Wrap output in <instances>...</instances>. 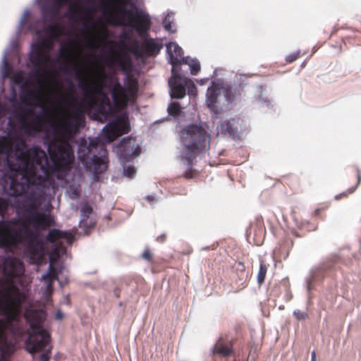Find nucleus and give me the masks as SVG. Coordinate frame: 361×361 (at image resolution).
Masks as SVG:
<instances>
[{
	"instance_id": "1",
	"label": "nucleus",
	"mask_w": 361,
	"mask_h": 361,
	"mask_svg": "<svg viewBox=\"0 0 361 361\" xmlns=\"http://www.w3.org/2000/svg\"><path fill=\"white\" fill-rule=\"evenodd\" d=\"M51 164L39 147L27 148L25 140L13 142L6 137L0 139V154L7 155V166L13 173L8 193L19 197L30 185H39L54 172L66 171L74 161V152L68 141L54 140L48 147Z\"/></svg>"
},
{
	"instance_id": "2",
	"label": "nucleus",
	"mask_w": 361,
	"mask_h": 361,
	"mask_svg": "<svg viewBox=\"0 0 361 361\" xmlns=\"http://www.w3.org/2000/svg\"><path fill=\"white\" fill-rule=\"evenodd\" d=\"M102 75L99 82H92L91 85L81 78L79 87L84 92L86 109L92 113L94 120L104 123L116 111L126 109L130 102H135L139 84L130 75L126 77L124 85L117 77L107 75L104 71Z\"/></svg>"
},
{
	"instance_id": "3",
	"label": "nucleus",
	"mask_w": 361,
	"mask_h": 361,
	"mask_svg": "<svg viewBox=\"0 0 361 361\" xmlns=\"http://www.w3.org/2000/svg\"><path fill=\"white\" fill-rule=\"evenodd\" d=\"M44 199L40 192L31 191L17 201L16 207L23 214L8 242V247L27 241L31 258L37 261L42 260L44 254V244L37 240L39 232L55 225L52 215L38 210Z\"/></svg>"
},
{
	"instance_id": "4",
	"label": "nucleus",
	"mask_w": 361,
	"mask_h": 361,
	"mask_svg": "<svg viewBox=\"0 0 361 361\" xmlns=\"http://www.w3.org/2000/svg\"><path fill=\"white\" fill-rule=\"evenodd\" d=\"M25 319L31 329L25 342L26 350L32 355L35 361H49L51 355L52 345L50 334L42 327L44 312L27 309Z\"/></svg>"
},
{
	"instance_id": "5",
	"label": "nucleus",
	"mask_w": 361,
	"mask_h": 361,
	"mask_svg": "<svg viewBox=\"0 0 361 361\" xmlns=\"http://www.w3.org/2000/svg\"><path fill=\"white\" fill-rule=\"evenodd\" d=\"M180 140L183 145L180 155L181 159L188 165H192L199 154L209 149L211 136L202 125L192 123L181 129Z\"/></svg>"
},
{
	"instance_id": "6",
	"label": "nucleus",
	"mask_w": 361,
	"mask_h": 361,
	"mask_svg": "<svg viewBox=\"0 0 361 361\" xmlns=\"http://www.w3.org/2000/svg\"><path fill=\"white\" fill-rule=\"evenodd\" d=\"M133 10L127 9L123 6L118 7V16L109 11L105 16L109 24L118 26H126L134 30L140 37H145L149 32L152 20L149 13L142 9L138 8L133 4Z\"/></svg>"
},
{
	"instance_id": "7",
	"label": "nucleus",
	"mask_w": 361,
	"mask_h": 361,
	"mask_svg": "<svg viewBox=\"0 0 361 361\" xmlns=\"http://www.w3.org/2000/svg\"><path fill=\"white\" fill-rule=\"evenodd\" d=\"M8 329L18 337L23 336L26 331L20 320H0V361H6L7 356L16 350V342L8 337Z\"/></svg>"
},
{
	"instance_id": "8",
	"label": "nucleus",
	"mask_w": 361,
	"mask_h": 361,
	"mask_svg": "<svg viewBox=\"0 0 361 361\" xmlns=\"http://www.w3.org/2000/svg\"><path fill=\"white\" fill-rule=\"evenodd\" d=\"M85 122V111L82 106H74L72 111L62 115L58 127L61 135L66 137L75 136Z\"/></svg>"
},
{
	"instance_id": "9",
	"label": "nucleus",
	"mask_w": 361,
	"mask_h": 361,
	"mask_svg": "<svg viewBox=\"0 0 361 361\" xmlns=\"http://www.w3.org/2000/svg\"><path fill=\"white\" fill-rule=\"evenodd\" d=\"M49 48V41L46 39H42L32 45V51L29 59L34 67L37 68V73L42 71L47 73V65L51 58L44 52V50Z\"/></svg>"
},
{
	"instance_id": "10",
	"label": "nucleus",
	"mask_w": 361,
	"mask_h": 361,
	"mask_svg": "<svg viewBox=\"0 0 361 361\" xmlns=\"http://www.w3.org/2000/svg\"><path fill=\"white\" fill-rule=\"evenodd\" d=\"M235 339H228V336L221 335L211 348L212 361H228L235 356Z\"/></svg>"
},
{
	"instance_id": "11",
	"label": "nucleus",
	"mask_w": 361,
	"mask_h": 361,
	"mask_svg": "<svg viewBox=\"0 0 361 361\" xmlns=\"http://www.w3.org/2000/svg\"><path fill=\"white\" fill-rule=\"evenodd\" d=\"M161 48V44L157 42L152 38H146L141 44L134 40L129 50L137 59H143L157 56Z\"/></svg>"
},
{
	"instance_id": "12",
	"label": "nucleus",
	"mask_w": 361,
	"mask_h": 361,
	"mask_svg": "<svg viewBox=\"0 0 361 361\" xmlns=\"http://www.w3.org/2000/svg\"><path fill=\"white\" fill-rule=\"evenodd\" d=\"M231 290L233 293H237L247 285L248 273L245 270L243 262H238L233 267L231 275Z\"/></svg>"
},
{
	"instance_id": "13",
	"label": "nucleus",
	"mask_w": 361,
	"mask_h": 361,
	"mask_svg": "<svg viewBox=\"0 0 361 361\" xmlns=\"http://www.w3.org/2000/svg\"><path fill=\"white\" fill-rule=\"evenodd\" d=\"M32 114H33V111L31 109H27L25 110L24 115L20 119V128L28 135L40 132L44 121L41 114L35 115L33 118L27 121V116Z\"/></svg>"
},
{
	"instance_id": "14",
	"label": "nucleus",
	"mask_w": 361,
	"mask_h": 361,
	"mask_svg": "<svg viewBox=\"0 0 361 361\" xmlns=\"http://www.w3.org/2000/svg\"><path fill=\"white\" fill-rule=\"evenodd\" d=\"M4 275L12 283L16 278L23 275L25 269L23 262L15 257H6L2 266Z\"/></svg>"
},
{
	"instance_id": "15",
	"label": "nucleus",
	"mask_w": 361,
	"mask_h": 361,
	"mask_svg": "<svg viewBox=\"0 0 361 361\" xmlns=\"http://www.w3.org/2000/svg\"><path fill=\"white\" fill-rule=\"evenodd\" d=\"M118 151L121 158L126 161H129L133 157L140 154L141 148L135 138L126 137L121 140L118 146Z\"/></svg>"
},
{
	"instance_id": "16",
	"label": "nucleus",
	"mask_w": 361,
	"mask_h": 361,
	"mask_svg": "<svg viewBox=\"0 0 361 361\" xmlns=\"http://www.w3.org/2000/svg\"><path fill=\"white\" fill-rule=\"evenodd\" d=\"M266 229L264 220L262 216H257L250 224L247 230V236L248 238H252V240L256 245L262 244L265 237Z\"/></svg>"
},
{
	"instance_id": "17",
	"label": "nucleus",
	"mask_w": 361,
	"mask_h": 361,
	"mask_svg": "<svg viewBox=\"0 0 361 361\" xmlns=\"http://www.w3.org/2000/svg\"><path fill=\"white\" fill-rule=\"evenodd\" d=\"M20 220L21 216L0 221V247H8L10 236L13 234V231L16 229Z\"/></svg>"
},
{
	"instance_id": "18",
	"label": "nucleus",
	"mask_w": 361,
	"mask_h": 361,
	"mask_svg": "<svg viewBox=\"0 0 361 361\" xmlns=\"http://www.w3.org/2000/svg\"><path fill=\"white\" fill-rule=\"evenodd\" d=\"M106 153L107 152L105 147L104 145H100L99 152L100 156L94 155L91 159L90 166H87V167L92 170L94 175L101 174L106 170L107 164L104 160Z\"/></svg>"
},
{
	"instance_id": "19",
	"label": "nucleus",
	"mask_w": 361,
	"mask_h": 361,
	"mask_svg": "<svg viewBox=\"0 0 361 361\" xmlns=\"http://www.w3.org/2000/svg\"><path fill=\"white\" fill-rule=\"evenodd\" d=\"M46 239L48 242L55 243L56 245L61 247L62 245L59 240L63 239L68 245H71L74 240V234L70 231H63L54 228L49 231Z\"/></svg>"
},
{
	"instance_id": "20",
	"label": "nucleus",
	"mask_w": 361,
	"mask_h": 361,
	"mask_svg": "<svg viewBox=\"0 0 361 361\" xmlns=\"http://www.w3.org/2000/svg\"><path fill=\"white\" fill-rule=\"evenodd\" d=\"M179 77H183L180 75L174 74L173 80L169 81L171 87V97L176 99H182L185 96V82L182 81Z\"/></svg>"
},
{
	"instance_id": "21",
	"label": "nucleus",
	"mask_w": 361,
	"mask_h": 361,
	"mask_svg": "<svg viewBox=\"0 0 361 361\" xmlns=\"http://www.w3.org/2000/svg\"><path fill=\"white\" fill-rule=\"evenodd\" d=\"M167 53L169 55L170 63L177 66L181 63L185 59L183 57V49L175 42H169L166 45Z\"/></svg>"
},
{
	"instance_id": "22",
	"label": "nucleus",
	"mask_w": 361,
	"mask_h": 361,
	"mask_svg": "<svg viewBox=\"0 0 361 361\" xmlns=\"http://www.w3.org/2000/svg\"><path fill=\"white\" fill-rule=\"evenodd\" d=\"M80 212V227L84 228H93L95 225V221L90 218V215L93 213L92 207L88 203H85L82 207Z\"/></svg>"
},
{
	"instance_id": "23",
	"label": "nucleus",
	"mask_w": 361,
	"mask_h": 361,
	"mask_svg": "<svg viewBox=\"0 0 361 361\" xmlns=\"http://www.w3.org/2000/svg\"><path fill=\"white\" fill-rule=\"evenodd\" d=\"M116 126V124L112 121L108 123L102 130L104 137L108 143L112 142L120 136Z\"/></svg>"
},
{
	"instance_id": "24",
	"label": "nucleus",
	"mask_w": 361,
	"mask_h": 361,
	"mask_svg": "<svg viewBox=\"0 0 361 361\" xmlns=\"http://www.w3.org/2000/svg\"><path fill=\"white\" fill-rule=\"evenodd\" d=\"M219 90L214 86L209 87L207 92V106L213 109L216 107V103L219 95Z\"/></svg>"
},
{
	"instance_id": "25",
	"label": "nucleus",
	"mask_w": 361,
	"mask_h": 361,
	"mask_svg": "<svg viewBox=\"0 0 361 361\" xmlns=\"http://www.w3.org/2000/svg\"><path fill=\"white\" fill-rule=\"evenodd\" d=\"M218 131L223 134L233 135L237 132V127L234 126L233 121H226L222 122L217 128Z\"/></svg>"
},
{
	"instance_id": "26",
	"label": "nucleus",
	"mask_w": 361,
	"mask_h": 361,
	"mask_svg": "<svg viewBox=\"0 0 361 361\" xmlns=\"http://www.w3.org/2000/svg\"><path fill=\"white\" fill-rule=\"evenodd\" d=\"M60 8L61 7H59V6H57L55 4L50 6L44 7L42 8V14H43L45 20L48 17H49L51 19H53L54 18H55L56 16V15L58 14L59 10H60Z\"/></svg>"
},
{
	"instance_id": "27",
	"label": "nucleus",
	"mask_w": 361,
	"mask_h": 361,
	"mask_svg": "<svg viewBox=\"0 0 361 361\" xmlns=\"http://www.w3.org/2000/svg\"><path fill=\"white\" fill-rule=\"evenodd\" d=\"M113 122L116 124V127H117L120 136L129 132L130 125L126 120L119 118Z\"/></svg>"
},
{
	"instance_id": "28",
	"label": "nucleus",
	"mask_w": 361,
	"mask_h": 361,
	"mask_svg": "<svg viewBox=\"0 0 361 361\" xmlns=\"http://www.w3.org/2000/svg\"><path fill=\"white\" fill-rule=\"evenodd\" d=\"M356 176H357V183H356L355 185L353 186V188L348 189L346 192H344L339 195H337L335 197L336 200H339L342 197H346L349 194H352L355 190L357 185L360 184V183L361 181V171L358 169L356 170Z\"/></svg>"
},
{
	"instance_id": "29",
	"label": "nucleus",
	"mask_w": 361,
	"mask_h": 361,
	"mask_svg": "<svg viewBox=\"0 0 361 361\" xmlns=\"http://www.w3.org/2000/svg\"><path fill=\"white\" fill-rule=\"evenodd\" d=\"M179 78L185 82V89L188 90V94L192 96L197 94V87L191 79L185 77H179Z\"/></svg>"
},
{
	"instance_id": "30",
	"label": "nucleus",
	"mask_w": 361,
	"mask_h": 361,
	"mask_svg": "<svg viewBox=\"0 0 361 361\" xmlns=\"http://www.w3.org/2000/svg\"><path fill=\"white\" fill-rule=\"evenodd\" d=\"M268 267L267 265L263 262L261 261L259 264V269L257 273V283L260 286L265 280L267 272Z\"/></svg>"
},
{
	"instance_id": "31",
	"label": "nucleus",
	"mask_w": 361,
	"mask_h": 361,
	"mask_svg": "<svg viewBox=\"0 0 361 361\" xmlns=\"http://www.w3.org/2000/svg\"><path fill=\"white\" fill-rule=\"evenodd\" d=\"M183 62L189 65L192 75H197L200 71V63L197 59H186Z\"/></svg>"
},
{
	"instance_id": "32",
	"label": "nucleus",
	"mask_w": 361,
	"mask_h": 361,
	"mask_svg": "<svg viewBox=\"0 0 361 361\" xmlns=\"http://www.w3.org/2000/svg\"><path fill=\"white\" fill-rule=\"evenodd\" d=\"M45 31L52 39H56L60 34V27L57 23H51L46 27Z\"/></svg>"
},
{
	"instance_id": "33",
	"label": "nucleus",
	"mask_w": 361,
	"mask_h": 361,
	"mask_svg": "<svg viewBox=\"0 0 361 361\" xmlns=\"http://www.w3.org/2000/svg\"><path fill=\"white\" fill-rule=\"evenodd\" d=\"M11 204L8 199L0 197V216L4 218Z\"/></svg>"
},
{
	"instance_id": "34",
	"label": "nucleus",
	"mask_w": 361,
	"mask_h": 361,
	"mask_svg": "<svg viewBox=\"0 0 361 361\" xmlns=\"http://www.w3.org/2000/svg\"><path fill=\"white\" fill-rule=\"evenodd\" d=\"M41 280L46 284L45 293L47 295H51L53 292V283L55 279H50L49 275H42Z\"/></svg>"
},
{
	"instance_id": "35",
	"label": "nucleus",
	"mask_w": 361,
	"mask_h": 361,
	"mask_svg": "<svg viewBox=\"0 0 361 361\" xmlns=\"http://www.w3.org/2000/svg\"><path fill=\"white\" fill-rule=\"evenodd\" d=\"M169 115L173 116H178L180 113V106L178 102H171L167 109Z\"/></svg>"
},
{
	"instance_id": "36",
	"label": "nucleus",
	"mask_w": 361,
	"mask_h": 361,
	"mask_svg": "<svg viewBox=\"0 0 361 361\" xmlns=\"http://www.w3.org/2000/svg\"><path fill=\"white\" fill-rule=\"evenodd\" d=\"M118 63L121 70L123 71H128L132 68L131 60L128 56L125 57L124 59H120Z\"/></svg>"
},
{
	"instance_id": "37",
	"label": "nucleus",
	"mask_w": 361,
	"mask_h": 361,
	"mask_svg": "<svg viewBox=\"0 0 361 361\" xmlns=\"http://www.w3.org/2000/svg\"><path fill=\"white\" fill-rule=\"evenodd\" d=\"M59 272L60 271H59L58 268L54 265L52 259H51L49 267V271L44 275H49L50 276V279L58 280V276Z\"/></svg>"
},
{
	"instance_id": "38",
	"label": "nucleus",
	"mask_w": 361,
	"mask_h": 361,
	"mask_svg": "<svg viewBox=\"0 0 361 361\" xmlns=\"http://www.w3.org/2000/svg\"><path fill=\"white\" fill-rule=\"evenodd\" d=\"M12 82L15 85H20L25 81V78L22 72H16L11 77Z\"/></svg>"
},
{
	"instance_id": "39",
	"label": "nucleus",
	"mask_w": 361,
	"mask_h": 361,
	"mask_svg": "<svg viewBox=\"0 0 361 361\" xmlns=\"http://www.w3.org/2000/svg\"><path fill=\"white\" fill-rule=\"evenodd\" d=\"M123 174L128 178H133L135 176L136 169L133 166H128L124 167Z\"/></svg>"
},
{
	"instance_id": "40",
	"label": "nucleus",
	"mask_w": 361,
	"mask_h": 361,
	"mask_svg": "<svg viewBox=\"0 0 361 361\" xmlns=\"http://www.w3.org/2000/svg\"><path fill=\"white\" fill-rule=\"evenodd\" d=\"M27 95L30 99L36 102L35 104L37 106H41V97L39 94H37L34 92H30Z\"/></svg>"
},
{
	"instance_id": "41",
	"label": "nucleus",
	"mask_w": 361,
	"mask_h": 361,
	"mask_svg": "<svg viewBox=\"0 0 361 361\" xmlns=\"http://www.w3.org/2000/svg\"><path fill=\"white\" fill-rule=\"evenodd\" d=\"M293 315L298 320H305L308 317L306 312H302L299 310H295L293 312Z\"/></svg>"
},
{
	"instance_id": "42",
	"label": "nucleus",
	"mask_w": 361,
	"mask_h": 361,
	"mask_svg": "<svg viewBox=\"0 0 361 361\" xmlns=\"http://www.w3.org/2000/svg\"><path fill=\"white\" fill-rule=\"evenodd\" d=\"M300 56V53L299 51L292 53L289 55H288L286 57V61L287 63H293V61H296Z\"/></svg>"
},
{
	"instance_id": "43",
	"label": "nucleus",
	"mask_w": 361,
	"mask_h": 361,
	"mask_svg": "<svg viewBox=\"0 0 361 361\" xmlns=\"http://www.w3.org/2000/svg\"><path fill=\"white\" fill-rule=\"evenodd\" d=\"M187 165L189 166V169H188L183 174V176L185 178H192L194 177L195 174V171L193 170L191 166L192 165H188V164L187 163Z\"/></svg>"
},
{
	"instance_id": "44",
	"label": "nucleus",
	"mask_w": 361,
	"mask_h": 361,
	"mask_svg": "<svg viewBox=\"0 0 361 361\" xmlns=\"http://www.w3.org/2000/svg\"><path fill=\"white\" fill-rule=\"evenodd\" d=\"M142 257L148 262H152V254L150 250L148 248L145 249L142 255Z\"/></svg>"
},
{
	"instance_id": "45",
	"label": "nucleus",
	"mask_w": 361,
	"mask_h": 361,
	"mask_svg": "<svg viewBox=\"0 0 361 361\" xmlns=\"http://www.w3.org/2000/svg\"><path fill=\"white\" fill-rule=\"evenodd\" d=\"M163 26L164 29L167 31H171V21L168 17H166L163 20Z\"/></svg>"
},
{
	"instance_id": "46",
	"label": "nucleus",
	"mask_w": 361,
	"mask_h": 361,
	"mask_svg": "<svg viewBox=\"0 0 361 361\" xmlns=\"http://www.w3.org/2000/svg\"><path fill=\"white\" fill-rule=\"evenodd\" d=\"M60 56L63 59H68L70 57V51L64 50V49L62 48L60 51Z\"/></svg>"
},
{
	"instance_id": "47",
	"label": "nucleus",
	"mask_w": 361,
	"mask_h": 361,
	"mask_svg": "<svg viewBox=\"0 0 361 361\" xmlns=\"http://www.w3.org/2000/svg\"><path fill=\"white\" fill-rule=\"evenodd\" d=\"M130 0H121V1H120V3H119V4H118L117 5H116V6H115V11H116V12L118 13V9H117V8H118V6H121L125 7V6H126V5H128V4H129V2H130Z\"/></svg>"
},
{
	"instance_id": "48",
	"label": "nucleus",
	"mask_w": 361,
	"mask_h": 361,
	"mask_svg": "<svg viewBox=\"0 0 361 361\" xmlns=\"http://www.w3.org/2000/svg\"><path fill=\"white\" fill-rule=\"evenodd\" d=\"M145 199L148 201L150 204H153L156 202L155 197L154 195H147L145 197Z\"/></svg>"
},
{
	"instance_id": "49",
	"label": "nucleus",
	"mask_w": 361,
	"mask_h": 361,
	"mask_svg": "<svg viewBox=\"0 0 361 361\" xmlns=\"http://www.w3.org/2000/svg\"><path fill=\"white\" fill-rule=\"evenodd\" d=\"M69 0H54V4L61 7L63 4L68 2Z\"/></svg>"
},
{
	"instance_id": "50",
	"label": "nucleus",
	"mask_w": 361,
	"mask_h": 361,
	"mask_svg": "<svg viewBox=\"0 0 361 361\" xmlns=\"http://www.w3.org/2000/svg\"><path fill=\"white\" fill-rule=\"evenodd\" d=\"M166 238V235L165 234H162L157 238V240L159 243H164Z\"/></svg>"
},
{
	"instance_id": "51",
	"label": "nucleus",
	"mask_w": 361,
	"mask_h": 361,
	"mask_svg": "<svg viewBox=\"0 0 361 361\" xmlns=\"http://www.w3.org/2000/svg\"><path fill=\"white\" fill-rule=\"evenodd\" d=\"M68 98L71 99L73 102H75L77 100L76 97L73 93H69L66 95Z\"/></svg>"
},
{
	"instance_id": "52",
	"label": "nucleus",
	"mask_w": 361,
	"mask_h": 361,
	"mask_svg": "<svg viewBox=\"0 0 361 361\" xmlns=\"http://www.w3.org/2000/svg\"><path fill=\"white\" fill-rule=\"evenodd\" d=\"M234 330H235V331L236 332L237 334H240V332L241 331V326H240V325H236L234 327Z\"/></svg>"
},
{
	"instance_id": "53",
	"label": "nucleus",
	"mask_w": 361,
	"mask_h": 361,
	"mask_svg": "<svg viewBox=\"0 0 361 361\" xmlns=\"http://www.w3.org/2000/svg\"><path fill=\"white\" fill-rule=\"evenodd\" d=\"M311 361H316V353L314 351L312 353L311 355Z\"/></svg>"
},
{
	"instance_id": "54",
	"label": "nucleus",
	"mask_w": 361,
	"mask_h": 361,
	"mask_svg": "<svg viewBox=\"0 0 361 361\" xmlns=\"http://www.w3.org/2000/svg\"><path fill=\"white\" fill-rule=\"evenodd\" d=\"M121 38L125 40L129 39V37H128V34H126V33L123 34L121 35Z\"/></svg>"
},
{
	"instance_id": "55",
	"label": "nucleus",
	"mask_w": 361,
	"mask_h": 361,
	"mask_svg": "<svg viewBox=\"0 0 361 361\" xmlns=\"http://www.w3.org/2000/svg\"><path fill=\"white\" fill-rule=\"evenodd\" d=\"M63 317V314L60 312H57L56 314V318L59 319H61Z\"/></svg>"
},
{
	"instance_id": "56",
	"label": "nucleus",
	"mask_w": 361,
	"mask_h": 361,
	"mask_svg": "<svg viewBox=\"0 0 361 361\" xmlns=\"http://www.w3.org/2000/svg\"><path fill=\"white\" fill-rule=\"evenodd\" d=\"M115 295H116V296L117 298H119V293H118V290H115Z\"/></svg>"
},
{
	"instance_id": "57",
	"label": "nucleus",
	"mask_w": 361,
	"mask_h": 361,
	"mask_svg": "<svg viewBox=\"0 0 361 361\" xmlns=\"http://www.w3.org/2000/svg\"><path fill=\"white\" fill-rule=\"evenodd\" d=\"M39 84L40 87H42V82L39 80Z\"/></svg>"
},
{
	"instance_id": "58",
	"label": "nucleus",
	"mask_w": 361,
	"mask_h": 361,
	"mask_svg": "<svg viewBox=\"0 0 361 361\" xmlns=\"http://www.w3.org/2000/svg\"><path fill=\"white\" fill-rule=\"evenodd\" d=\"M93 145H94L93 142H90V147H93Z\"/></svg>"
},
{
	"instance_id": "59",
	"label": "nucleus",
	"mask_w": 361,
	"mask_h": 361,
	"mask_svg": "<svg viewBox=\"0 0 361 361\" xmlns=\"http://www.w3.org/2000/svg\"><path fill=\"white\" fill-rule=\"evenodd\" d=\"M36 77H37V78H39V75H38V74H37Z\"/></svg>"
}]
</instances>
